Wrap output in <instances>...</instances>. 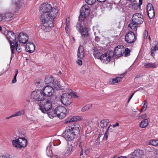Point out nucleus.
Instances as JSON below:
<instances>
[{"instance_id":"nucleus-26","label":"nucleus","mask_w":158,"mask_h":158,"mask_svg":"<svg viewBox=\"0 0 158 158\" xmlns=\"http://www.w3.org/2000/svg\"><path fill=\"white\" fill-rule=\"evenodd\" d=\"M48 115L50 118H53L54 117L57 116L56 114V110H52L50 111H48L47 112Z\"/></svg>"},{"instance_id":"nucleus-3","label":"nucleus","mask_w":158,"mask_h":158,"mask_svg":"<svg viewBox=\"0 0 158 158\" xmlns=\"http://www.w3.org/2000/svg\"><path fill=\"white\" fill-rule=\"evenodd\" d=\"M40 109L44 113L52 110V104L50 100L44 99L40 102Z\"/></svg>"},{"instance_id":"nucleus-51","label":"nucleus","mask_w":158,"mask_h":158,"mask_svg":"<svg viewBox=\"0 0 158 158\" xmlns=\"http://www.w3.org/2000/svg\"><path fill=\"white\" fill-rule=\"evenodd\" d=\"M126 72L124 73L121 75H120V77H118L119 78H121V81L122 79L124 77L125 75L126 74Z\"/></svg>"},{"instance_id":"nucleus-50","label":"nucleus","mask_w":158,"mask_h":158,"mask_svg":"<svg viewBox=\"0 0 158 158\" xmlns=\"http://www.w3.org/2000/svg\"><path fill=\"white\" fill-rule=\"evenodd\" d=\"M93 53L99 52L98 51V49L96 47H94L93 49Z\"/></svg>"},{"instance_id":"nucleus-40","label":"nucleus","mask_w":158,"mask_h":158,"mask_svg":"<svg viewBox=\"0 0 158 158\" xmlns=\"http://www.w3.org/2000/svg\"><path fill=\"white\" fill-rule=\"evenodd\" d=\"M91 107L92 105H87L82 108L81 111L82 112H85L91 108Z\"/></svg>"},{"instance_id":"nucleus-25","label":"nucleus","mask_w":158,"mask_h":158,"mask_svg":"<svg viewBox=\"0 0 158 158\" xmlns=\"http://www.w3.org/2000/svg\"><path fill=\"white\" fill-rule=\"evenodd\" d=\"M144 67L146 68H154L156 67L155 63H143Z\"/></svg>"},{"instance_id":"nucleus-54","label":"nucleus","mask_w":158,"mask_h":158,"mask_svg":"<svg viewBox=\"0 0 158 158\" xmlns=\"http://www.w3.org/2000/svg\"><path fill=\"white\" fill-rule=\"evenodd\" d=\"M100 40V38L98 36H96L95 37V40L96 41L98 42Z\"/></svg>"},{"instance_id":"nucleus-11","label":"nucleus","mask_w":158,"mask_h":158,"mask_svg":"<svg viewBox=\"0 0 158 158\" xmlns=\"http://www.w3.org/2000/svg\"><path fill=\"white\" fill-rule=\"evenodd\" d=\"M41 90L44 97H46L52 96L54 92L53 88L50 85L46 86Z\"/></svg>"},{"instance_id":"nucleus-42","label":"nucleus","mask_w":158,"mask_h":158,"mask_svg":"<svg viewBox=\"0 0 158 158\" xmlns=\"http://www.w3.org/2000/svg\"><path fill=\"white\" fill-rule=\"evenodd\" d=\"M85 2L89 5H92L96 2V0H85Z\"/></svg>"},{"instance_id":"nucleus-9","label":"nucleus","mask_w":158,"mask_h":158,"mask_svg":"<svg viewBox=\"0 0 158 158\" xmlns=\"http://www.w3.org/2000/svg\"><path fill=\"white\" fill-rule=\"evenodd\" d=\"M143 21V16L139 13H135L132 17V21L135 24H141Z\"/></svg>"},{"instance_id":"nucleus-47","label":"nucleus","mask_w":158,"mask_h":158,"mask_svg":"<svg viewBox=\"0 0 158 158\" xmlns=\"http://www.w3.org/2000/svg\"><path fill=\"white\" fill-rule=\"evenodd\" d=\"M132 8H134L135 10H137L138 9V6L137 3H134L132 5Z\"/></svg>"},{"instance_id":"nucleus-45","label":"nucleus","mask_w":158,"mask_h":158,"mask_svg":"<svg viewBox=\"0 0 158 158\" xmlns=\"http://www.w3.org/2000/svg\"><path fill=\"white\" fill-rule=\"evenodd\" d=\"M61 143V141L59 139H57L55 141L54 143V145L55 146L56 145H60Z\"/></svg>"},{"instance_id":"nucleus-34","label":"nucleus","mask_w":158,"mask_h":158,"mask_svg":"<svg viewBox=\"0 0 158 158\" xmlns=\"http://www.w3.org/2000/svg\"><path fill=\"white\" fill-rule=\"evenodd\" d=\"M110 126H110L108 127V129L106 130L105 134L104 135V136L102 138L103 139L105 140H106L107 139L108 136V133H109L110 130H112V128H110Z\"/></svg>"},{"instance_id":"nucleus-38","label":"nucleus","mask_w":158,"mask_h":158,"mask_svg":"<svg viewBox=\"0 0 158 158\" xmlns=\"http://www.w3.org/2000/svg\"><path fill=\"white\" fill-rule=\"evenodd\" d=\"M149 144L154 146H158V139H153L149 142Z\"/></svg>"},{"instance_id":"nucleus-29","label":"nucleus","mask_w":158,"mask_h":158,"mask_svg":"<svg viewBox=\"0 0 158 158\" xmlns=\"http://www.w3.org/2000/svg\"><path fill=\"white\" fill-rule=\"evenodd\" d=\"M52 84L53 88L55 89H60L61 88V85L60 83L57 81H53L52 83Z\"/></svg>"},{"instance_id":"nucleus-32","label":"nucleus","mask_w":158,"mask_h":158,"mask_svg":"<svg viewBox=\"0 0 158 158\" xmlns=\"http://www.w3.org/2000/svg\"><path fill=\"white\" fill-rule=\"evenodd\" d=\"M80 14L79 17V20L80 21L82 22L85 19L87 15H86L83 12H80Z\"/></svg>"},{"instance_id":"nucleus-35","label":"nucleus","mask_w":158,"mask_h":158,"mask_svg":"<svg viewBox=\"0 0 158 158\" xmlns=\"http://www.w3.org/2000/svg\"><path fill=\"white\" fill-rule=\"evenodd\" d=\"M24 114L25 111L24 110H23L17 112L14 115L15 117H17L23 115Z\"/></svg>"},{"instance_id":"nucleus-21","label":"nucleus","mask_w":158,"mask_h":158,"mask_svg":"<svg viewBox=\"0 0 158 158\" xmlns=\"http://www.w3.org/2000/svg\"><path fill=\"white\" fill-rule=\"evenodd\" d=\"M143 152L140 150L135 151L132 154V158H141Z\"/></svg>"},{"instance_id":"nucleus-60","label":"nucleus","mask_w":158,"mask_h":158,"mask_svg":"<svg viewBox=\"0 0 158 158\" xmlns=\"http://www.w3.org/2000/svg\"><path fill=\"white\" fill-rule=\"evenodd\" d=\"M81 143H82V142H81L79 143V147L80 148H81V149L82 148V146H81Z\"/></svg>"},{"instance_id":"nucleus-13","label":"nucleus","mask_w":158,"mask_h":158,"mask_svg":"<svg viewBox=\"0 0 158 158\" xmlns=\"http://www.w3.org/2000/svg\"><path fill=\"white\" fill-rule=\"evenodd\" d=\"M125 39L126 41L129 44L134 43L135 40V36L134 32L130 31L125 35Z\"/></svg>"},{"instance_id":"nucleus-28","label":"nucleus","mask_w":158,"mask_h":158,"mask_svg":"<svg viewBox=\"0 0 158 158\" xmlns=\"http://www.w3.org/2000/svg\"><path fill=\"white\" fill-rule=\"evenodd\" d=\"M120 81L121 78H119L118 77H116L114 78L110 79L109 80V82L111 84H114Z\"/></svg>"},{"instance_id":"nucleus-30","label":"nucleus","mask_w":158,"mask_h":158,"mask_svg":"<svg viewBox=\"0 0 158 158\" xmlns=\"http://www.w3.org/2000/svg\"><path fill=\"white\" fill-rule=\"evenodd\" d=\"M73 146L71 144H68V147L67 150L65 153V154L66 156H68L71 154L73 151Z\"/></svg>"},{"instance_id":"nucleus-43","label":"nucleus","mask_w":158,"mask_h":158,"mask_svg":"<svg viewBox=\"0 0 158 158\" xmlns=\"http://www.w3.org/2000/svg\"><path fill=\"white\" fill-rule=\"evenodd\" d=\"M145 103L143 106L142 109V111H144L145 110L147 107V102L146 100L144 101Z\"/></svg>"},{"instance_id":"nucleus-16","label":"nucleus","mask_w":158,"mask_h":158,"mask_svg":"<svg viewBox=\"0 0 158 158\" xmlns=\"http://www.w3.org/2000/svg\"><path fill=\"white\" fill-rule=\"evenodd\" d=\"M82 119V117L81 116H73L69 117L65 121L64 123L68 124L70 122H78L81 120Z\"/></svg>"},{"instance_id":"nucleus-55","label":"nucleus","mask_w":158,"mask_h":158,"mask_svg":"<svg viewBox=\"0 0 158 158\" xmlns=\"http://www.w3.org/2000/svg\"><path fill=\"white\" fill-rule=\"evenodd\" d=\"M143 2V0H139V7L142 4Z\"/></svg>"},{"instance_id":"nucleus-64","label":"nucleus","mask_w":158,"mask_h":158,"mask_svg":"<svg viewBox=\"0 0 158 158\" xmlns=\"http://www.w3.org/2000/svg\"><path fill=\"white\" fill-rule=\"evenodd\" d=\"M40 83V81H38L37 82L36 84V86H39V85Z\"/></svg>"},{"instance_id":"nucleus-12","label":"nucleus","mask_w":158,"mask_h":158,"mask_svg":"<svg viewBox=\"0 0 158 158\" xmlns=\"http://www.w3.org/2000/svg\"><path fill=\"white\" fill-rule=\"evenodd\" d=\"M76 27L77 29L82 33L84 37L87 38L88 36V30L87 27H85L84 28L80 23H78L76 24Z\"/></svg>"},{"instance_id":"nucleus-59","label":"nucleus","mask_w":158,"mask_h":158,"mask_svg":"<svg viewBox=\"0 0 158 158\" xmlns=\"http://www.w3.org/2000/svg\"><path fill=\"white\" fill-rule=\"evenodd\" d=\"M51 158H59L58 156H51Z\"/></svg>"},{"instance_id":"nucleus-17","label":"nucleus","mask_w":158,"mask_h":158,"mask_svg":"<svg viewBox=\"0 0 158 158\" xmlns=\"http://www.w3.org/2000/svg\"><path fill=\"white\" fill-rule=\"evenodd\" d=\"M158 51V42L154 41L153 42L152 46L151 48V55L153 57L155 56L156 51Z\"/></svg>"},{"instance_id":"nucleus-24","label":"nucleus","mask_w":158,"mask_h":158,"mask_svg":"<svg viewBox=\"0 0 158 158\" xmlns=\"http://www.w3.org/2000/svg\"><path fill=\"white\" fill-rule=\"evenodd\" d=\"M149 122V120L148 118L145 119L141 121L139 124V126L141 128H144L146 127Z\"/></svg>"},{"instance_id":"nucleus-53","label":"nucleus","mask_w":158,"mask_h":158,"mask_svg":"<svg viewBox=\"0 0 158 158\" xmlns=\"http://www.w3.org/2000/svg\"><path fill=\"white\" fill-rule=\"evenodd\" d=\"M33 44V43H27V44H26V48L27 49L28 48H29L30 47L31 45V44Z\"/></svg>"},{"instance_id":"nucleus-62","label":"nucleus","mask_w":158,"mask_h":158,"mask_svg":"<svg viewBox=\"0 0 158 158\" xmlns=\"http://www.w3.org/2000/svg\"><path fill=\"white\" fill-rule=\"evenodd\" d=\"M98 1L100 2H105L106 0H97Z\"/></svg>"},{"instance_id":"nucleus-39","label":"nucleus","mask_w":158,"mask_h":158,"mask_svg":"<svg viewBox=\"0 0 158 158\" xmlns=\"http://www.w3.org/2000/svg\"><path fill=\"white\" fill-rule=\"evenodd\" d=\"M93 54L95 58H97L100 60L102 55V54L99 52L94 53H93Z\"/></svg>"},{"instance_id":"nucleus-23","label":"nucleus","mask_w":158,"mask_h":158,"mask_svg":"<svg viewBox=\"0 0 158 158\" xmlns=\"http://www.w3.org/2000/svg\"><path fill=\"white\" fill-rule=\"evenodd\" d=\"M90 11L89 7L87 5L83 6L82 7V9L80 12H84L86 15H88Z\"/></svg>"},{"instance_id":"nucleus-37","label":"nucleus","mask_w":158,"mask_h":158,"mask_svg":"<svg viewBox=\"0 0 158 158\" xmlns=\"http://www.w3.org/2000/svg\"><path fill=\"white\" fill-rule=\"evenodd\" d=\"M46 154L48 156H50L52 154L51 149L50 147L48 146L46 150Z\"/></svg>"},{"instance_id":"nucleus-48","label":"nucleus","mask_w":158,"mask_h":158,"mask_svg":"<svg viewBox=\"0 0 158 158\" xmlns=\"http://www.w3.org/2000/svg\"><path fill=\"white\" fill-rule=\"evenodd\" d=\"M148 31L146 30H145L144 31V32L143 34L144 39H146L147 38L148 36Z\"/></svg>"},{"instance_id":"nucleus-20","label":"nucleus","mask_w":158,"mask_h":158,"mask_svg":"<svg viewBox=\"0 0 158 158\" xmlns=\"http://www.w3.org/2000/svg\"><path fill=\"white\" fill-rule=\"evenodd\" d=\"M77 56L80 59H82L83 58L85 55L84 48L82 46H79L77 51Z\"/></svg>"},{"instance_id":"nucleus-27","label":"nucleus","mask_w":158,"mask_h":158,"mask_svg":"<svg viewBox=\"0 0 158 158\" xmlns=\"http://www.w3.org/2000/svg\"><path fill=\"white\" fill-rule=\"evenodd\" d=\"M108 122V119H103L101 121L99 125L102 128H103L107 126Z\"/></svg>"},{"instance_id":"nucleus-44","label":"nucleus","mask_w":158,"mask_h":158,"mask_svg":"<svg viewBox=\"0 0 158 158\" xmlns=\"http://www.w3.org/2000/svg\"><path fill=\"white\" fill-rule=\"evenodd\" d=\"M130 51L128 48H126L125 51V56H128L129 54H130Z\"/></svg>"},{"instance_id":"nucleus-2","label":"nucleus","mask_w":158,"mask_h":158,"mask_svg":"<svg viewBox=\"0 0 158 158\" xmlns=\"http://www.w3.org/2000/svg\"><path fill=\"white\" fill-rule=\"evenodd\" d=\"M80 126L78 123H75L71 126L66 128L63 135L64 137L68 141L73 139L80 132Z\"/></svg>"},{"instance_id":"nucleus-52","label":"nucleus","mask_w":158,"mask_h":158,"mask_svg":"<svg viewBox=\"0 0 158 158\" xmlns=\"http://www.w3.org/2000/svg\"><path fill=\"white\" fill-rule=\"evenodd\" d=\"M77 63L79 65H81L82 64V61L80 60H78L77 61Z\"/></svg>"},{"instance_id":"nucleus-8","label":"nucleus","mask_w":158,"mask_h":158,"mask_svg":"<svg viewBox=\"0 0 158 158\" xmlns=\"http://www.w3.org/2000/svg\"><path fill=\"white\" fill-rule=\"evenodd\" d=\"M41 10L43 13V14H49L51 12L53 9H56L52 8L51 5L48 3H43L41 5L40 7Z\"/></svg>"},{"instance_id":"nucleus-33","label":"nucleus","mask_w":158,"mask_h":158,"mask_svg":"<svg viewBox=\"0 0 158 158\" xmlns=\"http://www.w3.org/2000/svg\"><path fill=\"white\" fill-rule=\"evenodd\" d=\"M15 46L14 47V52H15V49L16 48L17 51L18 53H20L22 51L21 48L20 47L19 45V44L17 42H15L14 44Z\"/></svg>"},{"instance_id":"nucleus-5","label":"nucleus","mask_w":158,"mask_h":158,"mask_svg":"<svg viewBox=\"0 0 158 158\" xmlns=\"http://www.w3.org/2000/svg\"><path fill=\"white\" fill-rule=\"evenodd\" d=\"M7 39L8 40L10 44V47L12 54L14 53V44L16 41V36L15 33L13 31H7L6 33Z\"/></svg>"},{"instance_id":"nucleus-49","label":"nucleus","mask_w":158,"mask_h":158,"mask_svg":"<svg viewBox=\"0 0 158 158\" xmlns=\"http://www.w3.org/2000/svg\"><path fill=\"white\" fill-rule=\"evenodd\" d=\"M16 77H17V76H16V75H15L14 76V78H13V79H12V83H15L17 81Z\"/></svg>"},{"instance_id":"nucleus-41","label":"nucleus","mask_w":158,"mask_h":158,"mask_svg":"<svg viewBox=\"0 0 158 158\" xmlns=\"http://www.w3.org/2000/svg\"><path fill=\"white\" fill-rule=\"evenodd\" d=\"M13 17V15L11 13H6L5 15V18L8 19H10Z\"/></svg>"},{"instance_id":"nucleus-57","label":"nucleus","mask_w":158,"mask_h":158,"mask_svg":"<svg viewBox=\"0 0 158 158\" xmlns=\"http://www.w3.org/2000/svg\"><path fill=\"white\" fill-rule=\"evenodd\" d=\"M13 117H15L14 114L11 115V116H9V117H7L6 118V119H10L11 118Z\"/></svg>"},{"instance_id":"nucleus-4","label":"nucleus","mask_w":158,"mask_h":158,"mask_svg":"<svg viewBox=\"0 0 158 158\" xmlns=\"http://www.w3.org/2000/svg\"><path fill=\"white\" fill-rule=\"evenodd\" d=\"M27 143V141L24 138L19 137L17 139L13 140L12 141L13 147L17 149L24 148Z\"/></svg>"},{"instance_id":"nucleus-7","label":"nucleus","mask_w":158,"mask_h":158,"mask_svg":"<svg viewBox=\"0 0 158 158\" xmlns=\"http://www.w3.org/2000/svg\"><path fill=\"white\" fill-rule=\"evenodd\" d=\"M55 110L57 117L61 119H62L65 117L67 113V110L64 106H58L56 108Z\"/></svg>"},{"instance_id":"nucleus-58","label":"nucleus","mask_w":158,"mask_h":158,"mask_svg":"<svg viewBox=\"0 0 158 158\" xmlns=\"http://www.w3.org/2000/svg\"><path fill=\"white\" fill-rule=\"evenodd\" d=\"M83 149L82 148L81 149V151L80 152V156H81L82 155H83Z\"/></svg>"},{"instance_id":"nucleus-63","label":"nucleus","mask_w":158,"mask_h":158,"mask_svg":"<svg viewBox=\"0 0 158 158\" xmlns=\"http://www.w3.org/2000/svg\"><path fill=\"white\" fill-rule=\"evenodd\" d=\"M85 70H83L81 71V73L82 74H84L85 73Z\"/></svg>"},{"instance_id":"nucleus-19","label":"nucleus","mask_w":158,"mask_h":158,"mask_svg":"<svg viewBox=\"0 0 158 158\" xmlns=\"http://www.w3.org/2000/svg\"><path fill=\"white\" fill-rule=\"evenodd\" d=\"M100 60L103 63L106 64H107L111 60L110 56L106 53L102 54Z\"/></svg>"},{"instance_id":"nucleus-15","label":"nucleus","mask_w":158,"mask_h":158,"mask_svg":"<svg viewBox=\"0 0 158 158\" xmlns=\"http://www.w3.org/2000/svg\"><path fill=\"white\" fill-rule=\"evenodd\" d=\"M28 36L26 33H20L17 37V39L19 42L23 44L26 43L28 41Z\"/></svg>"},{"instance_id":"nucleus-31","label":"nucleus","mask_w":158,"mask_h":158,"mask_svg":"<svg viewBox=\"0 0 158 158\" xmlns=\"http://www.w3.org/2000/svg\"><path fill=\"white\" fill-rule=\"evenodd\" d=\"M137 25L138 24H135L132 22L128 25V26L133 31H136L137 30Z\"/></svg>"},{"instance_id":"nucleus-6","label":"nucleus","mask_w":158,"mask_h":158,"mask_svg":"<svg viewBox=\"0 0 158 158\" xmlns=\"http://www.w3.org/2000/svg\"><path fill=\"white\" fill-rule=\"evenodd\" d=\"M44 94L41 89H38L33 91L31 94V98L34 101H42L44 100Z\"/></svg>"},{"instance_id":"nucleus-1","label":"nucleus","mask_w":158,"mask_h":158,"mask_svg":"<svg viewBox=\"0 0 158 158\" xmlns=\"http://www.w3.org/2000/svg\"><path fill=\"white\" fill-rule=\"evenodd\" d=\"M49 15L48 14H43L41 17L42 23L41 28L46 32L50 31L52 27H53V19L58 15L57 10L53 9Z\"/></svg>"},{"instance_id":"nucleus-18","label":"nucleus","mask_w":158,"mask_h":158,"mask_svg":"<svg viewBox=\"0 0 158 158\" xmlns=\"http://www.w3.org/2000/svg\"><path fill=\"white\" fill-rule=\"evenodd\" d=\"M122 46H118L115 48L114 55L118 57L121 56L124 52V49Z\"/></svg>"},{"instance_id":"nucleus-22","label":"nucleus","mask_w":158,"mask_h":158,"mask_svg":"<svg viewBox=\"0 0 158 158\" xmlns=\"http://www.w3.org/2000/svg\"><path fill=\"white\" fill-rule=\"evenodd\" d=\"M54 81V79L51 76L48 75L45 78L44 82L46 84H50L52 83Z\"/></svg>"},{"instance_id":"nucleus-36","label":"nucleus","mask_w":158,"mask_h":158,"mask_svg":"<svg viewBox=\"0 0 158 158\" xmlns=\"http://www.w3.org/2000/svg\"><path fill=\"white\" fill-rule=\"evenodd\" d=\"M35 45L34 44H31V46L29 48H28L27 49V51L30 53L33 52L35 49Z\"/></svg>"},{"instance_id":"nucleus-56","label":"nucleus","mask_w":158,"mask_h":158,"mask_svg":"<svg viewBox=\"0 0 158 158\" xmlns=\"http://www.w3.org/2000/svg\"><path fill=\"white\" fill-rule=\"evenodd\" d=\"M119 126V124L118 123H116V124L113 125L112 127H116V126L118 127Z\"/></svg>"},{"instance_id":"nucleus-14","label":"nucleus","mask_w":158,"mask_h":158,"mask_svg":"<svg viewBox=\"0 0 158 158\" xmlns=\"http://www.w3.org/2000/svg\"><path fill=\"white\" fill-rule=\"evenodd\" d=\"M147 10L148 17L150 19L153 18L155 16L154 10L152 5L150 3L147 4Z\"/></svg>"},{"instance_id":"nucleus-61","label":"nucleus","mask_w":158,"mask_h":158,"mask_svg":"<svg viewBox=\"0 0 158 158\" xmlns=\"http://www.w3.org/2000/svg\"><path fill=\"white\" fill-rule=\"evenodd\" d=\"M103 134H100L99 135H98V139H100V138H101V137H102V136H103Z\"/></svg>"},{"instance_id":"nucleus-10","label":"nucleus","mask_w":158,"mask_h":158,"mask_svg":"<svg viewBox=\"0 0 158 158\" xmlns=\"http://www.w3.org/2000/svg\"><path fill=\"white\" fill-rule=\"evenodd\" d=\"M61 101L64 105L66 106L69 105L72 102L71 98L68 94H63L61 97Z\"/></svg>"},{"instance_id":"nucleus-46","label":"nucleus","mask_w":158,"mask_h":158,"mask_svg":"<svg viewBox=\"0 0 158 158\" xmlns=\"http://www.w3.org/2000/svg\"><path fill=\"white\" fill-rule=\"evenodd\" d=\"M69 18H67L66 19V23H66L65 29L66 30L67 29V28H66L67 27H68L69 24Z\"/></svg>"}]
</instances>
